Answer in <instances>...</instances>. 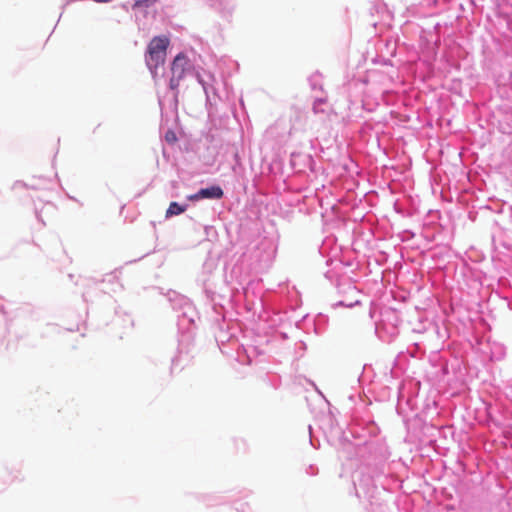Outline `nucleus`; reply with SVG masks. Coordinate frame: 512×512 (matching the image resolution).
Instances as JSON below:
<instances>
[{
  "mask_svg": "<svg viewBox=\"0 0 512 512\" xmlns=\"http://www.w3.org/2000/svg\"><path fill=\"white\" fill-rule=\"evenodd\" d=\"M158 0H136L133 7L141 8V7H151L156 4Z\"/></svg>",
  "mask_w": 512,
  "mask_h": 512,
  "instance_id": "5",
  "label": "nucleus"
},
{
  "mask_svg": "<svg viewBox=\"0 0 512 512\" xmlns=\"http://www.w3.org/2000/svg\"><path fill=\"white\" fill-rule=\"evenodd\" d=\"M190 70L189 60L183 53H179L173 60L171 65V78L169 87L174 91L175 97L178 96V88L181 81L185 78Z\"/></svg>",
  "mask_w": 512,
  "mask_h": 512,
  "instance_id": "2",
  "label": "nucleus"
},
{
  "mask_svg": "<svg viewBox=\"0 0 512 512\" xmlns=\"http://www.w3.org/2000/svg\"><path fill=\"white\" fill-rule=\"evenodd\" d=\"M169 45L170 39L166 35H161L153 37L147 46L145 62L154 79L157 76L158 67L165 63Z\"/></svg>",
  "mask_w": 512,
  "mask_h": 512,
  "instance_id": "1",
  "label": "nucleus"
},
{
  "mask_svg": "<svg viewBox=\"0 0 512 512\" xmlns=\"http://www.w3.org/2000/svg\"><path fill=\"white\" fill-rule=\"evenodd\" d=\"M186 210L185 206L179 205L177 202H171L167 211L166 217H171L173 215H179Z\"/></svg>",
  "mask_w": 512,
  "mask_h": 512,
  "instance_id": "4",
  "label": "nucleus"
},
{
  "mask_svg": "<svg viewBox=\"0 0 512 512\" xmlns=\"http://www.w3.org/2000/svg\"><path fill=\"white\" fill-rule=\"evenodd\" d=\"M223 190L220 186H211L208 188H202L197 193L188 197L191 201H197L200 199H221L223 197Z\"/></svg>",
  "mask_w": 512,
  "mask_h": 512,
  "instance_id": "3",
  "label": "nucleus"
}]
</instances>
